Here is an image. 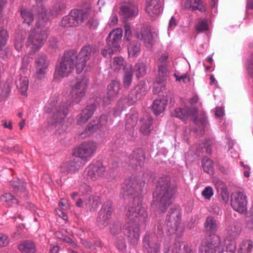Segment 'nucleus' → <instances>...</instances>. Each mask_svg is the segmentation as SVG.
<instances>
[{
    "instance_id": "bb28decb",
    "label": "nucleus",
    "mask_w": 253,
    "mask_h": 253,
    "mask_svg": "<svg viewBox=\"0 0 253 253\" xmlns=\"http://www.w3.org/2000/svg\"><path fill=\"white\" fill-rule=\"evenodd\" d=\"M146 11L152 19L158 16V0H146Z\"/></svg>"
},
{
    "instance_id": "a211bd4d",
    "label": "nucleus",
    "mask_w": 253,
    "mask_h": 253,
    "mask_svg": "<svg viewBox=\"0 0 253 253\" xmlns=\"http://www.w3.org/2000/svg\"><path fill=\"white\" fill-rule=\"evenodd\" d=\"M122 36L123 31L121 29L118 28L112 30L106 39L107 45L115 48L116 50H120L121 49L120 43Z\"/></svg>"
},
{
    "instance_id": "f257e3e1",
    "label": "nucleus",
    "mask_w": 253,
    "mask_h": 253,
    "mask_svg": "<svg viewBox=\"0 0 253 253\" xmlns=\"http://www.w3.org/2000/svg\"><path fill=\"white\" fill-rule=\"evenodd\" d=\"M145 185L144 180L139 177L126 179L122 188V194L124 198L132 196L133 203L126 213L127 221L124 225L125 234L130 244H137L139 236V226L144 223L147 217L145 208L142 206V197L140 193Z\"/></svg>"
},
{
    "instance_id": "58836bf2",
    "label": "nucleus",
    "mask_w": 253,
    "mask_h": 253,
    "mask_svg": "<svg viewBox=\"0 0 253 253\" xmlns=\"http://www.w3.org/2000/svg\"><path fill=\"white\" fill-rule=\"evenodd\" d=\"M18 249L22 252L34 253L35 252V245L30 241H25L19 245Z\"/></svg>"
},
{
    "instance_id": "5701e85b",
    "label": "nucleus",
    "mask_w": 253,
    "mask_h": 253,
    "mask_svg": "<svg viewBox=\"0 0 253 253\" xmlns=\"http://www.w3.org/2000/svg\"><path fill=\"white\" fill-rule=\"evenodd\" d=\"M140 100L136 95L131 94V90L128 94L127 96L122 97L119 102L118 109H115L114 114L116 116H119L121 112L128 106L132 105L135 102Z\"/></svg>"
},
{
    "instance_id": "e2e57ef3",
    "label": "nucleus",
    "mask_w": 253,
    "mask_h": 253,
    "mask_svg": "<svg viewBox=\"0 0 253 253\" xmlns=\"http://www.w3.org/2000/svg\"><path fill=\"white\" fill-rule=\"evenodd\" d=\"M208 24L206 20H202L198 22L196 26V29L199 32H203L208 29Z\"/></svg>"
},
{
    "instance_id": "338daca9",
    "label": "nucleus",
    "mask_w": 253,
    "mask_h": 253,
    "mask_svg": "<svg viewBox=\"0 0 253 253\" xmlns=\"http://www.w3.org/2000/svg\"><path fill=\"white\" fill-rule=\"evenodd\" d=\"M121 224L119 223L113 224L110 227V232L113 235L118 234L121 230Z\"/></svg>"
},
{
    "instance_id": "dca6fc26",
    "label": "nucleus",
    "mask_w": 253,
    "mask_h": 253,
    "mask_svg": "<svg viewBox=\"0 0 253 253\" xmlns=\"http://www.w3.org/2000/svg\"><path fill=\"white\" fill-rule=\"evenodd\" d=\"M53 113V123L55 124L60 123L67 116L68 109L67 103H63L59 106H54L51 110L47 108L46 110L47 113Z\"/></svg>"
},
{
    "instance_id": "052dcab7",
    "label": "nucleus",
    "mask_w": 253,
    "mask_h": 253,
    "mask_svg": "<svg viewBox=\"0 0 253 253\" xmlns=\"http://www.w3.org/2000/svg\"><path fill=\"white\" fill-rule=\"evenodd\" d=\"M79 190L82 195H89L91 192V187L84 183L81 184Z\"/></svg>"
},
{
    "instance_id": "a19ab883",
    "label": "nucleus",
    "mask_w": 253,
    "mask_h": 253,
    "mask_svg": "<svg viewBox=\"0 0 253 253\" xmlns=\"http://www.w3.org/2000/svg\"><path fill=\"white\" fill-rule=\"evenodd\" d=\"M138 119V115L137 114L126 115V128L127 129L133 128L136 125Z\"/></svg>"
},
{
    "instance_id": "e433bc0d",
    "label": "nucleus",
    "mask_w": 253,
    "mask_h": 253,
    "mask_svg": "<svg viewBox=\"0 0 253 253\" xmlns=\"http://www.w3.org/2000/svg\"><path fill=\"white\" fill-rule=\"evenodd\" d=\"M16 84L23 95H25L28 88L29 81L27 77L19 76L16 80Z\"/></svg>"
},
{
    "instance_id": "9d476101",
    "label": "nucleus",
    "mask_w": 253,
    "mask_h": 253,
    "mask_svg": "<svg viewBox=\"0 0 253 253\" xmlns=\"http://www.w3.org/2000/svg\"><path fill=\"white\" fill-rule=\"evenodd\" d=\"M106 171V167L99 162L90 164L85 169L84 175L87 179L96 180L98 177L103 176Z\"/></svg>"
},
{
    "instance_id": "0e129e2a",
    "label": "nucleus",
    "mask_w": 253,
    "mask_h": 253,
    "mask_svg": "<svg viewBox=\"0 0 253 253\" xmlns=\"http://www.w3.org/2000/svg\"><path fill=\"white\" fill-rule=\"evenodd\" d=\"M151 207L154 211L158 209V192L157 190H155L153 194Z\"/></svg>"
},
{
    "instance_id": "5fc2aeb1",
    "label": "nucleus",
    "mask_w": 253,
    "mask_h": 253,
    "mask_svg": "<svg viewBox=\"0 0 253 253\" xmlns=\"http://www.w3.org/2000/svg\"><path fill=\"white\" fill-rule=\"evenodd\" d=\"M160 73L162 74V78L161 80L159 79V84L161 82L163 83L167 81L169 73L168 67L166 66H159V75Z\"/></svg>"
},
{
    "instance_id": "79ce46f5",
    "label": "nucleus",
    "mask_w": 253,
    "mask_h": 253,
    "mask_svg": "<svg viewBox=\"0 0 253 253\" xmlns=\"http://www.w3.org/2000/svg\"><path fill=\"white\" fill-rule=\"evenodd\" d=\"M11 91V86L8 83H1L0 84V101L6 98Z\"/></svg>"
},
{
    "instance_id": "3c124183",
    "label": "nucleus",
    "mask_w": 253,
    "mask_h": 253,
    "mask_svg": "<svg viewBox=\"0 0 253 253\" xmlns=\"http://www.w3.org/2000/svg\"><path fill=\"white\" fill-rule=\"evenodd\" d=\"M140 49V44L136 42H132L130 43L128 47V53L129 55L131 54L133 56H136L139 52Z\"/></svg>"
},
{
    "instance_id": "603ef678",
    "label": "nucleus",
    "mask_w": 253,
    "mask_h": 253,
    "mask_svg": "<svg viewBox=\"0 0 253 253\" xmlns=\"http://www.w3.org/2000/svg\"><path fill=\"white\" fill-rule=\"evenodd\" d=\"M66 8V4L63 2L57 3L50 10V14L52 16H56L60 12Z\"/></svg>"
},
{
    "instance_id": "aec40b11",
    "label": "nucleus",
    "mask_w": 253,
    "mask_h": 253,
    "mask_svg": "<svg viewBox=\"0 0 253 253\" xmlns=\"http://www.w3.org/2000/svg\"><path fill=\"white\" fill-rule=\"evenodd\" d=\"M145 157L143 149L138 148L134 150L129 156V164L132 167H142L144 165Z\"/></svg>"
},
{
    "instance_id": "f704fd0d",
    "label": "nucleus",
    "mask_w": 253,
    "mask_h": 253,
    "mask_svg": "<svg viewBox=\"0 0 253 253\" xmlns=\"http://www.w3.org/2000/svg\"><path fill=\"white\" fill-rule=\"evenodd\" d=\"M143 245L149 253H157L158 247L156 243H153L149 235H145L143 239Z\"/></svg>"
},
{
    "instance_id": "bf43d9fd",
    "label": "nucleus",
    "mask_w": 253,
    "mask_h": 253,
    "mask_svg": "<svg viewBox=\"0 0 253 253\" xmlns=\"http://www.w3.org/2000/svg\"><path fill=\"white\" fill-rule=\"evenodd\" d=\"M108 119V116L106 114H103L101 115L99 120L98 123L94 125L92 127H97V128H100L101 126H105L107 124Z\"/></svg>"
},
{
    "instance_id": "8fccbe9b",
    "label": "nucleus",
    "mask_w": 253,
    "mask_h": 253,
    "mask_svg": "<svg viewBox=\"0 0 253 253\" xmlns=\"http://www.w3.org/2000/svg\"><path fill=\"white\" fill-rule=\"evenodd\" d=\"M134 70L136 76L139 78L146 74V67L143 63H138L135 65Z\"/></svg>"
},
{
    "instance_id": "4be33fe9",
    "label": "nucleus",
    "mask_w": 253,
    "mask_h": 253,
    "mask_svg": "<svg viewBox=\"0 0 253 253\" xmlns=\"http://www.w3.org/2000/svg\"><path fill=\"white\" fill-rule=\"evenodd\" d=\"M120 90V82L116 80L112 81L107 86V96L103 100L104 104H109L111 100L117 97Z\"/></svg>"
},
{
    "instance_id": "423d86ee",
    "label": "nucleus",
    "mask_w": 253,
    "mask_h": 253,
    "mask_svg": "<svg viewBox=\"0 0 253 253\" xmlns=\"http://www.w3.org/2000/svg\"><path fill=\"white\" fill-rule=\"evenodd\" d=\"M180 208L175 207L170 209L166 219L167 227L170 234L180 233L182 231L181 225V213Z\"/></svg>"
},
{
    "instance_id": "6ab92c4d",
    "label": "nucleus",
    "mask_w": 253,
    "mask_h": 253,
    "mask_svg": "<svg viewBox=\"0 0 253 253\" xmlns=\"http://www.w3.org/2000/svg\"><path fill=\"white\" fill-rule=\"evenodd\" d=\"M242 231L241 224L236 220H234L228 224L226 228V241H235L240 235Z\"/></svg>"
},
{
    "instance_id": "4468645a",
    "label": "nucleus",
    "mask_w": 253,
    "mask_h": 253,
    "mask_svg": "<svg viewBox=\"0 0 253 253\" xmlns=\"http://www.w3.org/2000/svg\"><path fill=\"white\" fill-rule=\"evenodd\" d=\"M113 211L112 202L110 200L106 201L98 212L97 221L106 226L109 222Z\"/></svg>"
},
{
    "instance_id": "4d7b16f0",
    "label": "nucleus",
    "mask_w": 253,
    "mask_h": 253,
    "mask_svg": "<svg viewBox=\"0 0 253 253\" xmlns=\"http://www.w3.org/2000/svg\"><path fill=\"white\" fill-rule=\"evenodd\" d=\"M221 187L220 190V195L222 200L226 203L229 200V193L227 187L221 182Z\"/></svg>"
},
{
    "instance_id": "ea45409f",
    "label": "nucleus",
    "mask_w": 253,
    "mask_h": 253,
    "mask_svg": "<svg viewBox=\"0 0 253 253\" xmlns=\"http://www.w3.org/2000/svg\"><path fill=\"white\" fill-rule=\"evenodd\" d=\"M238 253H253V242L250 240H245L240 245Z\"/></svg>"
},
{
    "instance_id": "69168bd1",
    "label": "nucleus",
    "mask_w": 253,
    "mask_h": 253,
    "mask_svg": "<svg viewBox=\"0 0 253 253\" xmlns=\"http://www.w3.org/2000/svg\"><path fill=\"white\" fill-rule=\"evenodd\" d=\"M9 244L8 237L5 234L0 233V248L5 247Z\"/></svg>"
},
{
    "instance_id": "09e8293b",
    "label": "nucleus",
    "mask_w": 253,
    "mask_h": 253,
    "mask_svg": "<svg viewBox=\"0 0 253 253\" xmlns=\"http://www.w3.org/2000/svg\"><path fill=\"white\" fill-rule=\"evenodd\" d=\"M202 166L205 172L212 174L213 167L212 161L209 158H204L202 161Z\"/></svg>"
},
{
    "instance_id": "ddd939ff",
    "label": "nucleus",
    "mask_w": 253,
    "mask_h": 253,
    "mask_svg": "<svg viewBox=\"0 0 253 253\" xmlns=\"http://www.w3.org/2000/svg\"><path fill=\"white\" fill-rule=\"evenodd\" d=\"M135 35L137 39L144 42V44L148 48L152 47L154 40L150 27L144 25H142L140 31L136 32Z\"/></svg>"
},
{
    "instance_id": "864d4df0",
    "label": "nucleus",
    "mask_w": 253,
    "mask_h": 253,
    "mask_svg": "<svg viewBox=\"0 0 253 253\" xmlns=\"http://www.w3.org/2000/svg\"><path fill=\"white\" fill-rule=\"evenodd\" d=\"M119 50H115V48L112 47L110 46H108L105 47L103 49H102L101 51V53L105 58H110L112 55L116 51H119Z\"/></svg>"
},
{
    "instance_id": "2f4dec72",
    "label": "nucleus",
    "mask_w": 253,
    "mask_h": 253,
    "mask_svg": "<svg viewBox=\"0 0 253 253\" xmlns=\"http://www.w3.org/2000/svg\"><path fill=\"white\" fill-rule=\"evenodd\" d=\"M165 94V95H161L159 98V114L165 110L169 100L170 103L174 102L173 95L170 92L168 91Z\"/></svg>"
},
{
    "instance_id": "c756f323",
    "label": "nucleus",
    "mask_w": 253,
    "mask_h": 253,
    "mask_svg": "<svg viewBox=\"0 0 253 253\" xmlns=\"http://www.w3.org/2000/svg\"><path fill=\"white\" fill-rule=\"evenodd\" d=\"M146 84L144 81H141L134 88L131 90V94L136 95L137 98L141 99L145 96L147 92Z\"/></svg>"
},
{
    "instance_id": "4c0bfd02",
    "label": "nucleus",
    "mask_w": 253,
    "mask_h": 253,
    "mask_svg": "<svg viewBox=\"0 0 253 253\" xmlns=\"http://www.w3.org/2000/svg\"><path fill=\"white\" fill-rule=\"evenodd\" d=\"M20 14L23 22L28 25H30L34 21V14L31 10L22 7L20 9Z\"/></svg>"
},
{
    "instance_id": "49530a36",
    "label": "nucleus",
    "mask_w": 253,
    "mask_h": 253,
    "mask_svg": "<svg viewBox=\"0 0 253 253\" xmlns=\"http://www.w3.org/2000/svg\"><path fill=\"white\" fill-rule=\"evenodd\" d=\"M188 107H185L183 108H176L172 113V115L174 117H177L182 120H186L188 118L187 111Z\"/></svg>"
},
{
    "instance_id": "13d9d810",
    "label": "nucleus",
    "mask_w": 253,
    "mask_h": 253,
    "mask_svg": "<svg viewBox=\"0 0 253 253\" xmlns=\"http://www.w3.org/2000/svg\"><path fill=\"white\" fill-rule=\"evenodd\" d=\"M213 195V190L211 186H207L205 188L202 192V195L204 199L210 200Z\"/></svg>"
},
{
    "instance_id": "774afa93",
    "label": "nucleus",
    "mask_w": 253,
    "mask_h": 253,
    "mask_svg": "<svg viewBox=\"0 0 253 253\" xmlns=\"http://www.w3.org/2000/svg\"><path fill=\"white\" fill-rule=\"evenodd\" d=\"M98 21L94 18H90L86 23V26L90 29H96L98 25Z\"/></svg>"
},
{
    "instance_id": "473e14b6",
    "label": "nucleus",
    "mask_w": 253,
    "mask_h": 253,
    "mask_svg": "<svg viewBox=\"0 0 253 253\" xmlns=\"http://www.w3.org/2000/svg\"><path fill=\"white\" fill-rule=\"evenodd\" d=\"M187 114L188 117L189 116H191L194 117V123L196 126H199V128L201 129H203L204 128L206 124V120L205 119H202V120H199L197 118L198 115V110L195 107H188Z\"/></svg>"
},
{
    "instance_id": "0eeeda50",
    "label": "nucleus",
    "mask_w": 253,
    "mask_h": 253,
    "mask_svg": "<svg viewBox=\"0 0 253 253\" xmlns=\"http://www.w3.org/2000/svg\"><path fill=\"white\" fill-rule=\"evenodd\" d=\"M89 13L86 10L73 9L69 14L62 18L61 26L63 27L78 26L86 19Z\"/></svg>"
},
{
    "instance_id": "20e7f679",
    "label": "nucleus",
    "mask_w": 253,
    "mask_h": 253,
    "mask_svg": "<svg viewBox=\"0 0 253 253\" xmlns=\"http://www.w3.org/2000/svg\"><path fill=\"white\" fill-rule=\"evenodd\" d=\"M76 51L70 50L65 52L55 68V72L60 77H68L76 67Z\"/></svg>"
},
{
    "instance_id": "cd10ccee",
    "label": "nucleus",
    "mask_w": 253,
    "mask_h": 253,
    "mask_svg": "<svg viewBox=\"0 0 253 253\" xmlns=\"http://www.w3.org/2000/svg\"><path fill=\"white\" fill-rule=\"evenodd\" d=\"M183 243L178 241L171 246L169 240H166L164 242V253H181Z\"/></svg>"
},
{
    "instance_id": "6e6552de",
    "label": "nucleus",
    "mask_w": 253,
    "mask_h": 253,
    "mask_svg": "<svg viewBox=\"0 0 253 253\" xmlns=\"http://www.w3.org/2000/svg\"><path fill=\"white\" fill-rule=\"evenodd\" d=\"M96 149L97 145L94 142H84L76 149L74 154L76 157L80 159L82 163H84V165L93 156Z\"/></svg>"
},
{
    "instance_id": "a878e982",
    "label": "nucleus",
    "mask_w": 253,
    "mask_h": 253,
    "mask_svg": "<svg viewBox=\"0 0 253 253\" xmlns=\"http://www.w3.org/2000/svg\"><path fill=\"white\" fill-rule=\"evenodd\" d=\"M140 132L145 135H148L152 129L153 119L149 115H146L140 119Z\"/></svg>"
},
{
    "instance_id": "de8ad7c7",
    "label": "nucleus",
    "mask_w": 253,
    "mask_h": 253,
    "mask_svg": "<svg viewBox=\"0 0 253 253\" xmlns=\"http://www.w3.org/2000/svg\"><path fill=\"white\" fill-rule=\"evenodd\" d=\"M132 72L131 70L127 69L125 71L123 77V85L125 88H128L131 84L132 80Z\"/></svg>"
},
{
    "instance_id": "c03bdc74",
    "label": "nucleus",
    "mask_w": 253,
    "mask_h": 253,
    "mask_svg": "<svg viewBox=\"0 0 253 253\" xmlns=\"http://www.w3.org/2000/svg\"><path fill=\"white\" fill-rule=\"evenodd\" d=\"M42 0H36V4L34 6V9L39 17L43 19L46 15L47 10L42 3Z\"/></svg>"
},
{
    "instance_id": "2eb2a0df",
    "label": "nucleus",
    "mask_w": 253,
    "mask_h": 253,
    "mask_svg": "<svg viewBox=\"0 0 253 253\" xmlns=\"http://www.w3.org/2000/svg\"><path fill=\"white\" fill-rule=\"evenodd\" d=\"M219 236L213 235L211 242L204 241L200 247V253H215V249L222 246Z\"/></svg>"
},
{
    "instance_id": "393cba45",
    "label": "nucleus",
    "mask_w": 253,
    "mask_h": 253,
    "mask_svg": "<svg viewBox=\"0 0 253 253\" xmlns=\"http://www.w3.org/2000/svg\"><path fill=\"white\" fill-rule=\"evenodd\" d=\"M10 186L13 188V191L19 194L20 196L23 195V197H25L27 195L26 189V183L19 179L15 178L10 181Z\"/></svg>"
},
{
    "instance_id": "6e6d98bb",
    "label": "nucleus",
    "mask_w": 253,
    "mask_h": 253,
    "mask_svg": "<svg viewBox=\"0 0 253 253\" xmlns=\"http://www.w3.org/2000/svg\"><path fill=\"white\" fill-rule=\"evenodd\" d=\"M249 213L250 216L247 220L245 228L249 230L253 231V206L250 209Z\"/></svg>"
},
{
    "instance_id": "a18cd8bd",
    "label": "nucleus",
    "mask_w": 253,
    "mask_h": 253,
    "mask_svg": "<svg viewBox=\"0 0 253 253\" xmlns=\"http://www.w3.org/2000/svg\"><path fill=\"white\" fill-rule=\"evenodd\" d=\"M111 68L115 71L125 69V61L122 57H115L111 64Z\"/></svg>"
},
{
    "instance_id": "72a5a7b5",
    "label": "nucleus",
    "mask_w": 253,
    "mask_h": 253,
    "mask_svg": "<svg viewBox=\"0 0 253 253\" xmlns=\"http://www.w3.org/2000/svg\"><path fill=\"white\" fill-rule=\"evenodd\" d=\"M204 226L207 232L209 233H214L217 229L216 220L212 216H208L206 218Z\"/></svg>"
},
{
    "instance_id": "680f3d73",
    "label": "nucleus",
    "mask_w": 253,
    "mask_h": 253,
    "mask_svg": "<svg viewBox=\"0 0 253 253\" xmlns=\"http://www.w3.org/2000/svg\"><path fill=\"white\" fill-rule=\"evenodd\" d=\"M56 236L60 239V240L63 241L64 242L67 243H70L72 245H76L75 243L72 241V240L67 236V235H63L60 232H56Z\"/></svg>"
},
{
    "instance_id": "7c9ffc66",
    "label": "nucleus",
    "mask_w": 253,
    "mask_h": 253,
    "mask_svg": "<svg viewBox=\"0 0 253 253\" xmlns=\"http://www.w3.org/2000/svg\"><path fill=\"white\" fill-rule=\"evenodd\" d=\"M86 208L90 211H95L101 204V201L99 197L90 195L84 201Z\"/></svg>"
},
{
    "instance_id": "c9c22d12",
    "label": "nucleus",
    "mask_w": 253,
    "mask_h": 253,
    "mask_svg": "<svg viewBox=\"0 0 253 253\" xmlns=\"http://www.w3.org/2000/svg\"><path fill=\"white\" fill-rule=\"evenodd\" d=\"M0 201L6 206L12 207L18 204V200L11 194L6 193L0 197Z\"/></svg>"
},
{
    "instance_id": "37998d69",
    "label": "nucleus",
    "mask_w": 253,
    "mask_h": 253,
    "mask_svg": "<svg viewBox=\"0 0 253 253\" xmlns=\"http://www.w3.org/2000/svg\"><path fill=\"white\" fill-rule=\"evenodd\" d=\"M225 249L219 248L218 253H235L236 244L235 241H225Z\"/></svg>"
},
{
    "instance_id": "f8f14e48",
    "label": "nucleus",
    "mask_w": 253,
    "mask_h": 253,
    "mask_svg": "<svg viewBox=\"0 0 253 253\" xmlns=\"http://www.w3.org/2000/svg\"><path fill=\"white\" fill-rule=\"evenodd\" d=\"M247 204L246 196L242 191H237L231 196V205L233 209L239 212L246 210Z\"/></svg>"
},
{
    "instance_id": "1a4fd4ad",
    "label": "nucleus",
    "mask_w": 253,
    "mask_h": 253,
    "mask_svg": "<svg viewBox=\"0 0 253 253\" xmlns=\"http://www.w3.org/2000/svg\"><path fill=\"white\" fill-rule=\"evenodd\" d=\"M88 82V79L85 77L77 80L70 92L73 102L78 104L85 96Z\"/></svg>"
},
{
    "instance_id": "7ed1b4c3",
    "label": "nucleus",
    "mask_w": 253,
    "mask_h": 253,
    "mask_svg": "<svg viewBox=\"0 0 253 253\" xmlns=\"http://www.w3.org/2000/svg\"><path fill=\"white\" fill-rule=\"evenodd\" d=\"M42 20L36 25L31 31L26 42V46H31L29 51L30 55H34L44 44L49 35V26L43 24Z\"/></svg>"
},
{
    "instance_id": "b1692460",
    "label": "nucleus",
    "mask_w": 253,
    "mask_h": 253,
    "mask_svg": "<svg viewBox=\"0 0 253 253\" xmlns=\"http://www.w3.org/2000/svg\"><path fill=\"white\" fill-rule=\"evenodd\" d=\"M96 109L95 103L87 105L82 110V112L78 116L77 123L78 125H82L85 123L93 115Z\"/></svg>"
},
{
    "instance_id": "39448f33",
    "label": "nucleus",
    "mask_w": 253,
    "mask_h": 253,
    "mask_svg": "<svg viewBox=\"0 0 253 253\" xmlns=\"http://www.w3.org/2000/svg\"><path fill=\"white\" fill-rule=\"evenodd\" d=\"M97 52V49L93 45H85L81 48L79 53L77 54L76 52V73L79 74L82 72L85 68L87 62Z\"/></svg>"
},
{
    "instance_id": "f03ea898",
    "label": "nucleus",
    "mask_w": 253,
    "mask_h": 253,
    "mask_svg": "<svg viewBox=\"0 0 253 253\" xmlns=\"http://www.w3.org/2000/svg\"><path fill=\"white\" fill-rule=\"evenodd\" d=\"M177 187L176 182L172 181L169 176L159 178V211L165 212L172 204Z\"/></svg>"
},
{
    "instance_id": "9b49d317",
    "label": "nucleus",
    "mask_w": 253,
    "mask_h": 253,
    "mask_svg": "<svg viewBox=\"0 0 253 253\" xmlns=\"http://www.w3.org/2000/svg\"><path fill=\"white\" fill-rule=\"evenodd\" d=\"M84 166V163L78 157H75L72 160L63 163L59 167V173L61 176L69 173H75Z\"/></svg>"
},
{
    "instance_id": "f3484780",
    "label": "nucleus",
    "mask_w": 253,
    "mask_h": 253,
    "mask_svg": "<svg viewBox=\"0 0 253 253\" xmlns=\"http://www.w3.org/2000/svg\"><path fill=\"white\" fill-rule=\"evenodd\" d=\"M121 14L125 19H129L135 17L138 12L137 6L132 1L124 2L120 7Z\"/></svg>"
},
{
    "instance_id": "c85d7f7f",
    "label": "nucleus",
    "mask_w": 253,
    "mask_h": 253,
    "mask_svg": "<svg viewBox=\"0 0 253 253\" xmlns=\"http://www.w3.org/2000/svg\"><path fill=\"white\" fill-rule=\"evenodd\" d=\"M184 6L186 8L193 10H198L201 12L206 10V8L201 0H185Z\"/></svg>"
},
{
    "instance_id": "412c9836",
    "label": "nucleus",
    "mask_w": 253,
    "mask_h": 253,
    "mask_svg": "<svg viewBox=\"0 0 253 253\" xmlns=\"http://www.w3.org/2000/svg\"><path fill=\"white\" fill-rule=\"evenodd\" d=\"M49 63L45 55L41 54L38 56L35 60V68L37 77L42 79L46 74Z\"/></svg>"
}]
</instances>
